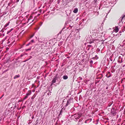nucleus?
<instances>
[{"label": "nucleus", "instance_id": "f257e3e1", "mask_svg": "<svg viewBox=\"0 0 125 125\" xmlns=\"http://www.w3.org/2000/svg\"><path fill=\"white\" fill-rule=\"evenodd\" d=\"M73 98L72 97H70L68 100L64 99L62 102V106L65 108L68 105L70 104L71 103H73Z\"/></svg>", "mask_w": 125, "mask_h": 125}, {"label": "nucleus", "instance_id": "f03ea898", "mask_svg": "<svg viewBox=\"0 0 125 125\" xmlns=\"http://www.w3.org/2000/svg\"><path fill=\"white\" fill-rule=\"evenodd\" d=\"M97 40L96 39H94L92 38L91 39L90 41L89 42V43L92 44L91 45H87L88 47H89L91 48V50H92L93 49V45H95V44L96 43V41Z\"/></svg>", "mask_w": 125, "mask_h": 125}, {"label": "nucleus", "instance_id": "7ed1b4c3", "mask_svg": "<svg viewBox=\"0 0 125 125\" xmlns=\"http://www.w3.org/2000/svg\"><path fill=\"white\" fill-rule=\"evenodd\" d=\"M19 0H10V2L8 4V6H11L13 4H15L16 2L17 3Z\"/></svg>", "mask_w": 125, "mask_h": 125}, {"label": "nucleus", "instance_id": "20e7f679", "mask_svg": "<svg viewBox=\"0 0 125 125\" xmlns=\"http://www.w3.org/2000/svg\"><path fill=\"white\" fill-rule=\"evenodd\" d=\"M116 110L114 108H113L111 110V113L113 116H115L116 114Z\"/></svg>", "mask_w": 125, "mask_h": 125}, {"label": "nucleus", "instance_id": "39448f33", "mask_svg": "<svg viewBox=\"0 0 125 125\" xmlns=\"http://www.w3.org/2000/svg\"><path fill=\"white\" fill-rule=\"evenodd\" d=\"M73 17H72L69 18L68 21L65 22L64 25L65 26L67 24H69V23H71V21H72L73 19Z\"/></svg>", "mask_w": 125, "mask_h": 125}, {"label": "nucleus", "instance_id": "423d86ee", "mask_svg": "<svg viewBox=\"0 0 125 125\" xmlns=\"http://www.w3.org/2000/svg\"><path fill=\"white\" fill-rule=\"evenodd\" d=\"M123 19H125V14H124L122 16V17L121 18V19H119V22H118V24H119V25L120 24V23L121 22V21L122 22V23H123Z\"/></svg>", "mask_w": 125, "mask_h": 125}, {"label": "nucleus", "instance_id": "0eeeda50", "mask_svg": "<svg viewBox=\"0 0 125 125\" xmlns=\"http://www.w3.org/2000/svg\"><path fill=\"white\" fill-rule=\"evenodd\" d=\"M15 41L12 39L11 38H10L8 40V43H10V44H13L14 43Z\"/></svg>", "mask_w": 125, "mask_h": 125}, {"label": "nucleus", "instance_id": "6e6552de", "mask_svg": "<svg viewBox=\"0 0 125 125\" xmlns=\"http://www.w3.org/2000/svg\"><path fill=\"white\" fill-rule=\"evenodd\" d=\"M57 75L58 74H56L55 77L53 78V79L52 81V83H55L56 81L58 79Z\"/></svg>", "mask_w": 125, "mask_h": 125}, {"label": "nucleus", "instance_id": "1a4fd4ad", "mask_svg": "<svg viewBox=\"0 0 125 125\" xmlns=\"http://www.w3.org/2000/svg\"><path fill=\"white\" fill-rule=\"evenodd\" d=\"M123 58L121 56L119 57L117 61L119 63H122L123 61Z\"/></svg>", "mask_w": 125, "mask_h": 125}, {"label": "nucleus", "instance_id": "9d476101", "mask_svg": "<svg viewBox=\"0 0 125 125\" xmlns=\"http://www.w3.org/2000/svg\"><path fill=\"white\" fill-rule=\"evenodd\" d=\"M81 116L79 115L78 114H76L74 115V117L75 118V119L77 120V119H79L80 117ZM74 120L76 121L77 120Z\"/></svg>", "mask_w": 125, "mask_h": 125}, {"label": "nucleus", "instance_id": "9b49d317", "mask_svg": "<svg viewBox=\"0 0 125 125\" xmlns=\"http://www.w3.org/2000/svg\"><path fill=\"white\" fill-rule=\"evenodd\" d=\"M11 112H10V111L9 110H6V112H5V114L6 115H10Z\"/></svg>", "mask_w": 125, "mask_h": 125}, {"label": "nucleus", "instance_id": "f8f14e48", "mask_svg": "<svg viewBox=\"0 0 125 125\" xmlns=\"http://www.w3.org/2000/svg\"><path fill=\"white\" fill-rule=\"evenodd\" d=\"M92 119L91 118L87 120H86L85 121V123H88L91 122L92 121Z\"/></svg>", "mask_w": 125, "mask_h": 125}, {"label": "nucleus", "instance_id": "ddd939ff", "mask_svg": "<svg viewBox=\"0 0 125 125\" xmlns=\"http://www.w3.org/2000/svg\"><path fill=\"white\" fill-rule=\"evenodd\" d=\"M61 108H62V109H61V110L60 111V113L59 114V115H61V113L62 112V110L63 109V110H65V107H63L62 106L61 107Z\"/></svg>", "mask_w": 125, "mask_h": 125}, {"label": "nucleus", "instance_id": "4468645a", "mask_svg": "<svg viewBox=\"0 0 125 125\" xmlns=\"http://www.w3.org/2000/svg\"><path fill=\"white\" fill-rule=\"evenodd\" d=\"M78 11V9L77 8H74L73 10V12L75 13H76Z\"/></svg>", "mask_w": 125, "mask_h": 125}, {"label": "nucleus", "instance_id": "2eb2a0df", "mask_svg": "<svg viewBox=\"0 0 125 125\" xmlns=\"http://www.w3.org/2000/svg\"><path fill=\"white\" fill-rule=\"evenodd\" d=\"M63 79L64 80H66L68 78V77L67 75H64L63 77Z\"/></svg>", "mask_w": 125, "mask_h": 125}, {"label": "nucleus", "instance_id": "dca6fc26", "mask_svg": "<svg viewBox=\"0 0 125 125\" xmlns=\"http://www.w3.org/2000/svg\"><path fill=\"white\" fill-rule=\"evenodd\" d=\"M31 93V91H29L26 94V95L28 96L29 95H30Z\"/></svg>", "mask_w": 125, "mask_h": 125}, {"label": "nucleus", "instance_id": "f3484780", "mask_svg": "<svg viewBox=\"0 0 125 125\" xmlns=\"http://www.w3.org/2000/svg\"><path fill=\"white\" fill-rule=\"evenodd\" d=\"M115 32H117L118 31V27H115Z\"/></svg>", "mask_w": 125, "mask_h": 125}, {"label": "nucleus", "instance_id": "a211bd4d", "mask_svg": "<svg viewBox=\"0 0 125 125\" xmlns=\"http://www.w3.org/2000/svg\"><path fill=\"white\" fill-rule=\"evenodd\" d=\"M20 75L19 74H18V75H17L15 76L14 77V79H16L17 78H18L20 77Z\"/></svg>", "mask_w": 125, "mask_h": 125}, {"label": "nucleus", "instance_id": "6ab92c4d", "mask_svg": "<svg viewBox=\"0 0 125 125\" xmlns=\"http://www.w3.org/2000/svg\"><path fill=\"white\" fill-rule=\"evenodd\" d=\"M13 30V29L12 28V29H11L10 30H9V31H8L7 32V34H8L9 33H10L11 31H12Z\"/></svg>", "mask_w": 125, "mask_h": 125}, {"label": "nucleus", "instance_id": "aec40b11", "mask_svg": "<svg viewBox=\"0 0 125 125\" xmlns=\"http://www.w3.org/2000/svg\"><path fill=\"white\" fill-rule=\"evenodd\" d=\"M100 51V50L99 48H97L96 50V52L97 53H98Z\"/></svg>", "mask_w": 125, "mask_h": 125}, {"label": "nucleus", "instance_id": "412c9836", "mask_svg": "<svg viewBox=\"0 0 125 125\" xmlns=\"http://www.w3.org/2000/svg\"><path fill=\"white\" fill-rule=\"evenodd\" d=\"M52 87H49L48 90L49 92L51 91L52 90Z\"/></svg>", "mask_w": 125, "mask_h": 125}, {"label": "nucleus", "instance_id": "4be33fe9", "mask_svg": "<svg viewBox=\"0 0 125 125\" xmlns=\"http://www.w3.org/2000/svg\"><path fill=\"white\" fill-rule=\"evenodd\" d=\"M31 47L29 49H26L25 50L26 51H28L31 50Z\"/></svg>", "mask_w": 125, "mask_h": 125}, {"label": "nucleus", "instance_id": "5701e85b", "mask_svg": "<svg viewBox=\"0 0 125 125\" xmlns=\"http://www.w3.org/2000/svg\"><path fill=\"white\" fill-rule=\"evenodd\" d=\"M90 49L91 48L88 47V46H87V47L86 48V50L88 51L90 49Z\"/></svg>", "mask_w": 125, "mask_h": 125}, {"label": "nucleus", "instance_id": "b1692460", "mask_svg": "<svg viewBox=\"0 0 125 125\" xmlns=\"http://www.w3.org/2000/svg\"><path fill=\"white\" fill-rule=\"evenodd\" d=\"M9 23L8 22L4 25V27L5 28L8 25H9Z\"/></svg>", "mask_w": 125, "mask_h": 125}, {"label": "nucleus", "instance_id": "393cba45", "mask_svg": "<svg viewBox=\"0 0 125 125\" xmlns=\"http://www.w3.org/2000/svg\"><path fill=\"white\" fill-rule=\"evenodd\" d=\"M8 12V11H5L3 13V15H4L6 14L7 12Z\"/></svg>", "mask_w": 125, "mask_h": 125}, {"label": "nucleus", "instance_id": "a878e982", "mask_svg": "<svg viewBox=\"0 0 125 125\" xmlns=\"http://www.w3.org/2000/svg\"><path fill=\"white\" fill-rule=\"evenodd\" d=\"M93 61L92 60H91L90 61V64H93Z\"/></svg>", "mask_w": 125, "mask_h": 125}, {"label": "nucleus", "instance_id": "bb28decb", "mask_svg": "<svg viewBox=\"0 0 125 125\" xmlns=\"http://www.w3.org/2000/svg\"><path fill=\"white\" fill-rule=\"evenodd\" d=\"M102 76L101 77H98V78H97L98 79H101L103 77V75L102 74Z\"/></svg>", "mask_w": 125, "mask_h": 125}, {"label": "nucleus", "instance_id": "cd10ccee", "mask_svg": "<svg viewBox=\"0 0 125 125\" xmlns=\"http://www.w3.org/2000/svg\"><path fill=\"white\" fill-rule=\"evenodd\" d=\"M100 81V80H98L96 81L95 82V84H96L97 83H98Z\"/></svg>", "mask_w": 125, "mask_h": 125}, {"label": "nucleus", "instance_id": "c85d7f7f", "mask_svg": "<svg viewBox=\"0 0 125 125\" xmlns=\"http://www.w3.org/2000/svg\"><path fill=\"white\" fill-rule=\"evenodd\" d=\"M28 97V96L27 95H26L25 96V97L24 98V100H25V99H26Z\"/></svg>", "mask_w": 125, "mask_h": 125}, {"label": "nucleus", "instance_id": "c756f323", "mask_svg": "<svg viewBox=\"0 0 125 125\" xmlns=\"http://www.w3.org/2000/svg\"><path fill=\"white\" fill-rule=\"evenodd\" d=\"M29 123H28L29 124H30L32 122V120H29Z\"/></svg>", "mask_w": 125, "mask_h": 125}, {"label": "nucleus", "instance_id": "7c9ffc66", "mask_svg": "<svg viewBox=\"0 0 125 125\" xmlns=\"http://www.w3.org/2000/svg\"><path fill=\"white\" fill-rule=\"evenodd\" d=\"M20 45V49L22 48H23L24 47V46H23V45Z\"/></svg>", "mask_w": 125, "mask_h": 125}, {"label": "nucleus", "instance_id": "2f4dec72", "mask_svg": "<svg viewBox=\"0 0 125 125\" xmlns=\"http://www.w3.org/2000/svg\"><path fill=\"white\" fill-rule=\"evenodd\" d=\"M53 83H52V82L50 86H49V87H52V84Z\"/></svg>", "mask_w": 125, "mask_h": 125}, {"label": "nucleus", "instance_id": "473e14b6", "mask_svg": "<svg viewBox=\"0 0 125 125\" xmlns=\"http://www.w3.org/2000/svg\"><path fill=\"white\" fill-rule=\"evenodd\" d=\"M61 0H58L57 1V3L59 4Z\"/></svg>", "mask_w": 125, "mask_h": 125}, {"label": "nucleus", "instance_id": "72a5a7b5", "mask_svg": "<svg viewBox=\"0 0 125 125\" xmlns=\"http://www.w3.org/2000/svg\"><path fill=\"white\" fill-rule=\"evenodd\" d=\"M31 44V43L30 42H29V43H28V44H26V46H29Z\"/></svg>", "mask_w": 125, "mask_h": 125}, {"label": "nucleus", "instance_id": "f704fd0d", "mask_svg": "<svg viewBox=\"0 0 125 125\" xmlns=\"http://www.w3.org/2000/svg\"><path fill=\"white\" fill-rule=\"evenodd\" d=\"M26 42H25V41L23 43V44L22 45H23V46H24V45H25Z\"/></svg>", "mask_w": 125, "mask_h": 125}, {"label": "nucleus", "instance_id": "c9c22d12", "mask_svg": "<svg viewBox=\"0 0 125 125\" xmlns=\"http://www.w3.org/2000/svg\"><path fill=\"white\" fill-rule=\"evenodd\" d=\"M123 81H124L123 79H122L121 80V83H122L123 82Z\"/></svg>", "mask_w": 125, "mask_h": 125}, {"label": "nucleus", "instance_id": "e433bc0d", "mask_svg": "<svg viewBox=\"0 0 125 125\" xmlns=\"http://www.w3.org/2000/svg\"><path fill=\"white\" fill-rule=\"evenodd\" d=\"M51 92H50V93H48V95H50L51 94Z\"/></svg>", "mask_w": 125, "mask_h": 125}, {"label": "nucleus", "instance_id": "4c0bfd02", "mask_svg": "<svg viewBox=\"0 0 125 125\" xmlns=\"http://www.w3.org/2000/svg\"><path fill=\"white\" fill-rule=\"evenodd\" d=\"M73 26V25H72V24H71V25H70V27H72Z\"/></svg>", "mask_w": 125, "mask_h": 125}, {"label": "nucleus", "instance_id": "58836bf2", "mask_svg": "<svg viewBox=\"0 0 125 125\" xmlns=\"http://www.w3.org/2000/svg\"><path fill=\"white\" fill-rule=\"evenodd\" d=\"M111 76V74H110L109 76H107V77L108 78L110 77Z\"/></svg>", "mask_w": 125, "mask_h": 125}, {"label": "nucleus", "instance_id": "ea45409f", "mask_svg": "<svg viewBox=\"0 0 125 125\" xmlns=\"http://www.w3.org/2000/svg\"><path fill=\"white\" fill-rule=\"evenodd\" d=\"M34 42V41L33 40H32L31 41V42Z\"/></svg>", "mask_w": 125, "mask_h": 125}, {"label": "nucleus", "instance_id": "a19ab883", "mask_svg": "<svg viewBox=\"0 0 125 125\" xmlns=\"http://www.w3.org/2000/svg\"><path fill=\"white\" fill-rule=\"evenodd\" d=\"M4 94H3V95L2 96H1V97L0 98V99H1V98H2V97H3L4 96Z\"/></svg>", "mask_w": 125, "mask_h": 125}, {"label": "nucleus", "instance_id": "79ce46f5", "mask_svg": "<svg viewBox=\"0 0 125 125\" xmlns=\"http://www.w3.org/2000/svg\"><path fill=\"white\" fill-rule=\"evenodd\" d=\"M24 55V54H21V55L20 56V57H22Z\"/></svg>", "mask_w": 125, "mask_h": 125}, {"label": "nucleus", "instance_id": "37998d69", "mask_svg": "<svg viewBox=\"0 0 125 125\" xmlns=\"http://www.w3.org/2000/svg\"><path fill=\"white\" fill-rule=\"evenodd\" d=\"M34 118V116H32V117H31V118L32 119H33Z\"/></svg>", "mask_w": 125, "mask_h": 125}, {"label": "nucleus", "instance_id": "c03bdc74", "mask_svg": "<svg viewBox=\"0 0 125 125\" xmlns=\"http://www.w3.org/2000/svg\"><path fill=\"white\" fill-rule=\"evenodd\" d=\"M112 104V103L111 104H109V105H108V106H109V107H110V106Z\"/></svg>", "mask_w": 125, "mask_h": 125}, {"label": "nucleus", "instance_id": "a18cd8bd", "mask_svg": "<svg viewBox=\"0 0 125 125\" xmlns=\"http://www.w3.org/2000/svg\"><path fill=\"white\" fill-rule=\"evenodd\" d=\"M64 29V28H63L62 29V30H61V31L60 32H59V33H61V32L62 31V30H63V29Z\"/></svg>", "mask_w": 125, "mask_h": 125}, {"label": "nucleus", "instance_id": "49530a36", "mask_svg": "<svg viewBox=\"0 0 125 125\" xmlns=\"http://www.w3.org/2000/svg\"><path fill=\"white\" fill-rule=\"evenodd\" d=\"M108 74H110V72H108Z\"/></svg>", "mask_w": 125, "mask_h": 125}, {"label": "nucleus", "instance_id": "de8ad7c7", "mask_svg": "<svg viewBox=\"0 0 125 125\" xmlns=\"http://www.w3.org/2000/svg\"><path fill=\"white\" fill-rule=\"evenodd\" d=\"M33 36H34V35H31V38L32 37H33Z\"/></svg>", "mask_w": 125, "mask_h": 125}, {"label": "nucleus", "instance_id": "09e8293b", "mask_svg": "<svg viewBox=\"0 0 125 125\" xmlns=\"http://www.w3.org/2000/svg\"><path fill=\"white\" fill-rule=\"evenodd\" d=\"M4 15H3V14L1 15L0 16V18H1V17H2Z\"/></svg>", "mask_w": 125, "mask_h": 125}, {"label": "nucleus", "instance_id": "8fccbe9b", "mask_svg": "<svg viewBox=\"0 0 125 125\" xmlns=\"http://www.w3.org/2000/svg\"><path fill=\"white\" fill-rule=\"evenodd\" d=\"M92 64H90V66L91 67H92Z\"/></svg>", "mask_w": 125, "mask_h": 125}, {"label": "nucleus", "instance_id": "3c124183", "mask_svg": "<svg viewBox=\"0 0 125 125\" xmlns=\"http://www.w3.org/2000/svg\"><path fill=\"white\" fill-rule=\"evenodd\" d=\"M4 35H5V34L4 33H3V34H2V36H4Z\"/></svg>", "mask_w": 125, "mask_h": 125}, {"label": "nucleus", "instance_id": "603ef678", "mask_svg": "<svg viewBox=\"0 0 125 125\" xmlns=\"http://www.w3.org/2000/svg\"><path fill=\"white\" fill-rule=\"evenodd\" d=\"M119 34H117V35H116V36H119Z\"/></svg>", "mask_w": 125, "mask_h": 125}, {"label": "nucleus", "instance_id": "864d4df0", "mask_svg": "<svg viewBox=\"0 0 125 125\" xmlns=\"http://www.w3.org/2000/svg\"><path fill=\"white\" fill-rule=\"evenodd\" d=\"M1 31H2V32H3L4 31L3 30H2L1 31Z\"/></svg>", "mask_w": 125, "mask_h": 125}, {"label": "nucleus", "instance_id": "5fc2aeb1", "mask_svg": "<svg viewBox=\"0 0 125 125\" xmlns=\"http://www.w3.org/2000/svg\"><path fill=\"white\" fill-rule=\"evenodd\" d=\"M108 89V87H106V89Z\"/></svg>", "mask_w": 125, "mask_h": 125}, {"label": "nucleus", "instance_id": "6e6d98bb", "mask_svg": "<svg viewBox=\"0 0 125 125\" xmlns=\"http://www.w3.org/2000/svg\"><path fill=\"white\" fill-rule=\"evenodd\" d=\"M98 122H97V123H96V124H95L96 125H97V124H98Z\"/></svg>", "mask_w": 125, "mask_h": 125}, {"label": "nucleus", "instance_id": "4d7b16f0", "mask_svg": "<svg viewBox=\"0 0 125 125\" xmlns=\"http://www.w3.org/2000/svg\"><path fill=\"white\" fill-rule=\"evenodd\" d=\"M105 76L106 77H107V76H107V74H106V75H105Z\"/></svg>", "mask_w": 125, "mask_h": 125}, {"label": "nucleus", "instance_id": "13d9d810", "mask_svg": "<svg viewBox=\"0 0 125 125\" xmlns=\"http://www.w3.org/2000/svg\"><path fill=\"white\" fill-rule=\"evenodd\" d=\"M81 121V119H80V120H79V122H80V121Z\"/></svg>", "mask_w": 125, "mask_h": 125}, {"label": "nucleus", "instance_id": "bf43d9fd", "mask_svg": "<svg viewBox=\"0 0 125 125\" xmlns=\"http://www.w3.org/2000/svg\"><path fill=\"white\" fill-rule=\"evenodd\" d=\"M94 0L95 1V2H96L97 1V0Z\"/></svg>", "mask_w": 125, "mask_h": 125}, {"label": "nucleus", "instance_id": "052dcab7", "mask_svg": "<svg viewBox=\"0 0 125 125\" xmlns=\"http://www.w3.org/2000/svg\"><path fill=\"white\" fill-rule=\"evenodd\" d=\"M125 66V65H124L123 66V67H124Z\"/></svg>", "mask_w": 125, "mask_h": 125}, {"label": "nucleus", "instance_id": "680f3d73", "mask_svg": "<svg viewBox=\"0 0 125 125\" xmlns=\"http://www.w3.org/2000/svg\"><path fill=\"white\" fill-rule=\"evenodd\" d=\"M29 59H27V60H26V61H27L28 60H29Z\"/></svg>", "mask_w": 125, "mask_h": 125}, {"label": "nucleus", "instance_id": "e2e57ef3", "mask_svg": "<svg viewBox=\"0 0 125 125\" xmlns=\"http://www.w3.org/2000/svg\"><path fill=\"white\" fill-rule=\"evenodd\" d=\"M25 54L27 55V53H25Z\"/></svg>", "mask_w": 125, "mask_h": 125}, {"label": "nucleus", "instance_id": "0e129e2a", "mask_svg": "<svg viewBox=\"0 0 125 125\" xmlns=\"http://www.w3.org/2000/svg\"><path fill=\"white\" fill-rule=\"evenodd\" d=\"M26 61H26V60H25V61H24V62H26Z\"/></svg>", "mask_w": 125, "mask_h": 125}, {"label": "nucleus", "instance_id": "69168bd1", "mask_svg": "<svg viewBox=\"0 0 125 125\" xmlns=\"http://www.w3.org/2000/svg\"><path fill=\"white\" fill-rule=\"evenodd\" d=\"M39 27L38 28V29H37V30H38V29H39Z\"/></svg>", "mask_w": 125, "mask_h": 125}, {"label": "nucleus", "instance_id": "338daca9", "mask_svg": "<svg viewBox=\"0 0 125 125\" xmlns=\"http://www.w3.org/2000/svg\"><path fill=\"white\" fill-rule=\"evenodd\" d=\"M62 2H63V0H62Z\"/></svg>", "mask_w": 125, "mask_h": 125}, {"label": "nucleus", "instance_id": "774afa93", "mask_svg": "<svg viewBox=\"0 0 125 125\" xmlns=\"http://www.w3.org/2000/svg\"><path fill=\"white\" fill-rule=\"evenodd\" d=\"M67 58H69V57H67Z\"/></svg>", "mask_w": 125, "mask_h": 125}]
</instances>
